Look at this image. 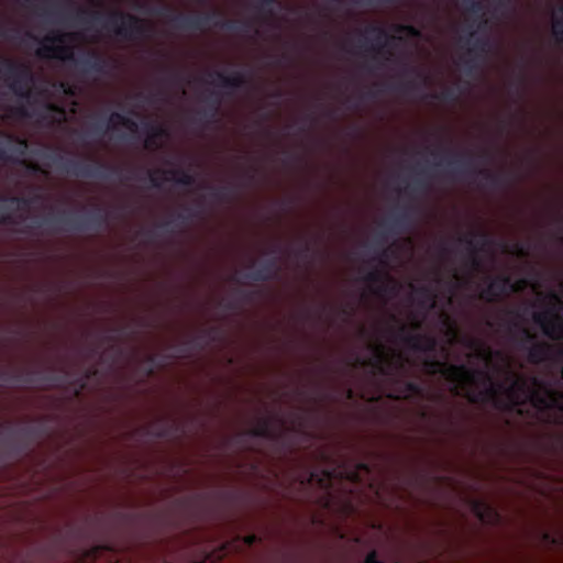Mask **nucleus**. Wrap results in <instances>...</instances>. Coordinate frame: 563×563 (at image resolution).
<instances>
[{
    "label": "nucleus",
    "instance_id": "48",
    "mask_svg": "<svg viewBox=\"0 0 563 563\" xmlns=\"http://www.w3.org/2000/svg\"><path fill=\"white\" fill-rule=\"evenodd\" d=\"M467 9L471 12L478 13L483 10V5L478 0H472Z\"/></svg>",
    "mask_w": 563,
    "mask_h": 563
},
{
    "label": "nucleus",
    "instance_id": "40",
    "mask_svg": "<svg viewBox=\"0 0 563 563\" xmlns=\"http://www.w3.org/2000/svg\"><path fill=\"white\" fill-rule=\"evenodd\" d=\"M311 252V244L308 241H305L301 244V246L296 251V256L300 260H307L310 257Z\"/></svg>",
    "mask_w": 563,
    "mask_h": 563
},
{
    "label": "nucleus",
    "instance_id": "1",
    "mask_svg": "<svg viewBox=\"0 0 563 563\" xmlns=\"http://www.w3.org/2000/svg\"><path fill=\"white\" fill-rule=\"evenodd\" d=\"M253 429L235 437L241 451L282 462L294 482L302 487L316 485L332 498L335 484L362 485L372 466L350 457L341 449L322 440L311 424H251Z\"/></svg>",
    "mask_w": 563,
    "mask_h": 563
},
{
    "label": "nucleus",
    "instance_id": "8",
    "mask_svg": "<svg viewBox=\"0 0 563 563\" xmlns=\"http://www.w3.org/2000/svg\"><path fill=\"white\" fill-rule=\"evenodd\" d=\"M109 213L102 209H97L86 214H75L66 211L57 216H49L41 220H34L30 228H41L51 225L53 231H98L108 224Z\"/></svg>",
    "mask_w": 563,
    "mask_h": 563
},
{
    "label": "nucleus",
    "instance_id": "36",
    "mask_svg": "<svg viewBox=\"0 0 563 563\" xmlns=\"http://www.w3.org/2000/svg\"><path fill=\"white\" fill-rule=\"evenodd\" d=\"M474 511L482 521H487L488 516H497L495 510L482 500L474 501Z\"/></svg>",
    "mask_w": 563,
    "mask_h": 563
},
{
    "label": "nucleus",
    "instance_id": "6",
    "mask_svg": "<svg viewBox=\"0 0 563 563\" xmlns=\"http://www.w3.org/2000/svg\"><path fill=\"white\" fill-rule=\"evenodd\" d=\"M375 373L393 380L395 389L390 397L402 400H418L424 397V388L420 382L398 377L397 372L404 369L405 358L398 354L395 362H389L380 346L375 349L374 358L369 363Z\"/></svg>",
    "mask_w": 563,
    "mask_h": 563
},
{
    "label": "nucleus",
    "instance_id": "46",
    "mask_svg": "<svg viewBox=\"0 0 563 563\" xmlns=\"http://www.w3.org/2000/svg\"><path fill=\"white\" fill-rule=\"evenodd\" d=\"M218 333H219V329L217 327H211V328L206 329L202 332L201 338L213 341V340H216Z\"/></svg>",
    "mask_w": 563,
    "mask_h": 563
},
{
    "label": "nucleus",
    "instance_id": "57",
    "mask_svg": "<svg viewBox=\"0 0 563 563\" xmlns=\"http://www.w3.org/2000/svg\"><path fill=\"white\" fill-rule=\"evenodd\" d=\"M273 97H274V98H280V97H282V91H280V90H276V91L273 93Z\"/></svg>",
    "mask_w": 563,
    "mask_h": 563
},
{
    "label": "nucleus",
    "instance_id": "25",
    "mask_svg": "<svg viewBox=\"0 0 563 563\" xmlns=\"http://www.w3.org/2000/svg\"><path fill=\"white\" fill-rule=\"evenodd\" d=\"M115 124H121L133 132L137 130V123L134 120L119 112H112L110 114L109 122L107 125L101 121H97L96 123H93L92 128L96 132L103 134L107 130L113 129Z\"/></svg>",
    "mask_w": 563,
    "mask_h": 563
},
{
    "label": "nucleus",
    "instance_id": "42",
    "mask_svg": "<svg viewBox=\"0 0 563 563\" xmlns=\"http://www.w3.org/2000/svg\"><path fill=\"white\" fill-rule=\"evenodd\" d=\"M391 253L393 252L389 249H384L373 257V261L379 263L383 266H386Z\"/></svg>",
    "mask_w": 563,
    "mask_h": 563
},
{
    "label": "nucleus",
    "instance_id": "15",
    "mask_svg": "<svg viewBox=\"0 0 563 563\" xmlns=\"http://www.w3.org/2000/svg\"><path fill=\"white\" fill-rule=\"evenodd\" d=\"M459 243L465 244L467 250L466 264L472 272L483 267L479 252L496 244V240L486 231H472L467 235L460 236Z\"/></svg>",
    "mask_w": 563,
    "mask_h": 563
},
{
    "label": "nucleus",
    "instance_id": "26",
    "mask_svg": "<svg viewBox=\"0 0 563 563\" xmlns=\"http://www.w3.org/2000/svg\"><path fill=\"white\" fill-rule=\"evenodd\" d=\"M144 128L146 130L147 137L144 142L145 148L153 150L158 147L157 141L163 137L168 136V130L156 123L147 122L144 124Z\"/></svg>",
    "mask_w": 563,
    "mask_h": 563
},
{
    "label": "nucleus",
    "instance_id": "23",
    "mask_svg": "<svg viewBox=\"0 0 563 563\" xmlns=\"http://www.w3.org/2000/svg\"><path fill=\"white\" fill-rule=\"evenodd\" d=\"M279 251V247H273L269 253L274 256L263 262L256 269L245 274L244 277L254 282H268L275 278L279 271L276 257Z\"/></svg>",
    "mask_w": 563,
    "mask_h": 563
},
{
    "label": "nucleus",
    "instance_id": "62",
    "mask_svg": "<svg viewBox=\"0 0 563 563\" xmlns=\"http://www.w3.org/2000/svg\"><path fill=\"white\" fill-rule=\"evenodd\" d=\"M247 178L250 179V181H252L254 179V173L247 174Z\"/></svg>",
    "mask_w": 563,
    "mask_h": 563
},
{
    "label": "nucleus",
    "instance_id": "13",
    "mask_svg": "<svg viewBox=\"0 0 563 563\" xmlns=\"http://www.w3.org/2000/svg\"><path fill=\"white\" fill-rule=\"evenodd\" d=\"M0 79L7 84L15 96L27 98L34 76L29 66L10 58L0 57Z\"/></svg>",
    "mask_w": 563,
    "mask_h": 563
},
{
    "label": "nucleus",
    "instance_id": "45",
    "mask_svg": "<svg viewBox=\"0 0 563 563\" xmlns=\"http://www.w3.org/2000/svg\"><path fill=\"white\" fill-rule=\"evenodd\" d=\"M428 188V185L420 178H417L411 186L408 187L409 191L418 192Z\"/></svg>",
    "mask_w": 563,
    "mask_h": 563
},
{
    "label": "nucleus",
    "instance_id": "19",
    "mask_svg": "<svg viewBox=\"0 0 563 563\" xmlns=\"http://www.w3.org/2000/svg\"><path fill=\"white\" fill-rule=\"evenodd\" d=\"M489 283L481 292V298L487 302H495L501 297L507 296L517 288L507 275H498L494 278L487 277Z\"/></svg>",
    "mask_w": 563,
    "mask_h": 563
},
{
    "label": "nucleus",
    "instance_id": "22",
    "mask_svg": "<svg viewBox=\"0 0 563 563\" xmlns=\"http://www.w3.org/2000/svg\"><path fill=\"white\" fill-rule=\"evenodd\" d=\"M9 142L14 144L5 143L0 137V159L3 162H11L22 164L24 163V156L26 155L29 143L25 139L14 137L10 134L4 135Z\"/></svg>",
    "mask_w": 563,
    "mask_h": 563
},
{
    "label": "nucleus",
    "instance_id": "16",
    "mask_svg": "<svg viewBox=\"0 0 563 563\" xmlns=\"http://www.w3.org/2000/svg\"><path fill=\"white\" fill-rule=\"evenodd\" d=\"M122 333V328L110 329V333L101 338L102 342L109 344L107 349L99 353V346H91L85 351V357L91 360L98 356L100 363L107 365L108 369H113L124 353L123 347L117 343Z\"/></svg>",
    "mask_w": 563,
    "mask_h": 563
},
{
    "label": "nucleus",
    "instance_id": "14",
    "mask_svg": "<svg viewBox=\"0 0 563 563\" xmlns=\"http://www.w3.org/2000/svg\"><path fill=\"white\" fill-rule=\"evenodd\" d=\"M514 328H518L521 333V338L518 341V349L527 352V361L532 365L548 364L552 365L555 361L554 346L545 341H536V335L532 334L527 328L519 325L514 322Z\"/></svg>",
    "mask_w": 563,
    "mask_h": 563
},
{
    "label": "nucleus",
    "instance_id": "35",
    "mask_svg": "<svg viewBox=\"0 0 563 563\" xmlns=\"http://www.w3.org/2000/svg\"><path fill=\"white\" fill-rule=\"evenodd\" d=\"M256 1V4H255V8L256 10L268 16V18H273L275 12H274V8L275 7H282V3L278 1V0H255Z\"/></svg>",
    "mask_w": 563,
    "mask_h": 563
},
{
    "label": "nucleus",
    "instance_id": "5",
    "mask_svg": "<svg viewBox=\"0 0 563 563\" xmlns=\"http://www.w3.org/2000/svg\"><path fill=\"white\" fill-rule=\"evenodd\" d=\"M27 36L41 43L36 51V55L40 58L55 57L63 60H71L86 74H106L110 66L109 60L96 51H88L78 58H75L73 48L64 45L68 40H74V34L53 32L41 41L31 33H27Z\"/></svg>",
    "mask_w": 563,
    "mask_h": 563
},
{
    "label": "nucleus",
    "instance_id": "2",
    "mask_svg": "<svg viewBox=\"0 0 563 563\" xmlns=\"http://www.w3.org/2000/svg\"><path fill=\"white\" fill-rule=\"evenodd\" d=\"M423 367L429 375H441L451 384V391L455 396L465 398L477 406H488L496 409L497 404L512 401L525 395L523 380H515L506 385L484 368H471L465 364H449L428 357Z\"/></svg>",
    "mask_w": 563,
    "mask_h": 563
},
{
    "label": "nucleus",
    "instance_id": "9",
    "mask_svg": "<svg viewBox=\"0 0 563 563\" xmlns=\"http://www.w3.org/2000/svg\"><path fill=\"white\" fill-rule=\"evenodd\" d=\"M445 174L452 178L463 177H481V186L492 189H499L509 184V177L505 173H494L487 168H478L475 164L473 156L454 154L451 159L446 162Z\"/></svg>",
    "mask_w": 563,
    "mask_h": 563
},
{
    "label": "nucleus",
    "instance_id": "11",
    "mask_svg": "<svg viewBox=\"0 0 563 563\" xmlns=\"http://www.w3.org/2000/svg\"><path fill=\"white\" fill-rule=\"evenodd\" d=\"M169 21L179 30H203L207 25L221 27L229 31L249 32L252 24L247 21L224 20L219 11H212L205 14H170Z\"/></svg>",
    "mask_w": 563,
    "mask_h": 563
},
{
    "label": "nucleus",
    "instance_id": "52",
    "mask_svg": "<svg viewBox=\"0 0 563 563\" xmlns=\"http://www.w3.org/2000/svg\"><path fill=\"white\" fill-rule=\"evenodd\" d=\"M256 540H257V537L255 534H251L245 538V542L247 545L254 544L256 542Z\"/></svg>",
    "mask_w": 563,
    "mask_h": 563
},
{
    "label": "nucleus",
    "instance_id": "53",
    "mask_svg": "<svg viewBox=\"0 0 563 563\" xmlns=\"http://www.w3.org/2000/svg\"><path fill=\"white\" fill-rule=\"evenodd\" d=\"M295 393H296L298 396H302V395H305V394H306V387H303V386L296 387Z\"/></svg>",
    "mask_w": 563,
    "mask_h": 563
},
{
    "label": "nucleus",
    "instance_id": "58",
    "mask_svg": "<svg viewBox=\"0 0 563 563\" xmlns=\"http://www.w3.org/2000/svg\"><path fill=\"white\" fill-rule=\"evenodd\" d=\"M421 327V323L420 322H415L413 323V330H419Z\"/></svg>",
    "mask_w": 563,
    "mask_h": 563
},
{
    "label": "nucleus",
    "instance_id": "12",
    "mask_svg": "<svg viewBox=\"0 0 563 563\" xmlns=\"http://www.w3.org/2000/svg\"><path fill=\"white\" fill-rule=\"evenodd\" d=\"M47 158L63 172L77 177H97L107 179L110 176H119L121 169L104 163L97 162L95 164L84 163L77 159L66 158L56 153L47 155Z\"/></svg>",
    "mask_w": 563,
    "mask_h": 563
},
{
    "label": "nucleus",
    "instance_id": "43",
    "mask_svg": "<svg viewBox=\"0 0 563 563\" xmlns=\"http://www.w3.org/2000/svg\"><path fill=\"white\" fill-rule=\"evenodd\" d=\"M20 223H21V221L18 220V218L15 216H13L12 213H1L0 212V224L18 225Z\"/></svg>",
    "mask_w": 563,
    "mask_h": 563
},
{
    "label": "nucleus",
    "instance_id": "28",
    "mask_svg": "<svg viewBox=\"0 0 563 563\" xmlns=\"http://www.w3.org/2000/svg\"><path fill=\"white\" fill-rule=\"evenodd\" d=\"M462 42L470 44L468 54H486L490 51L492 44L488 37H474V32L470 33L467 38H461Z\"/></svg>",
    "mask_w": 563,
    "mask_h": 563
},
{
    "label": "nucleus",
    "instance_id": "61",
    "mask_svg": "<svg viewBox=\"0 0 563 563\" xmlns=\"http://www.w3.org/2000/svg\"><path fill=\"white\" fill-rule=\"evenodd\" d=\"M366 41H367V38H366V37H364V41H360V43H361V45H360V46H361V47H365V48H367V47L365 46V42H366Z\"/></svg>",
    "mask_w": 563,
    "mask_h": 563
},
{
    "label": "nucleus",
    "instance_id": "4",
    "mask_svg": "<svg viewBox=\"0 0 563 563\" xmlns=\"http://www.w3.org/2000/svg\"><path fill=\"white\" fill-rule=\"evenodd\" d=\"M99 376V369L91 365L73 372L66 367H49L47 373L40 369H14L0 366V380L15 383L30 387L37 383L64 387L74 396L79 397L89 386V383Z\"/></svg>",
    "mask_w": 563,
    "mask_h": 563
},
{
    "label": "nucleus",
    "instance_id": "56",
    "mask_svg": "<svg viewBox=\"0 0 563 563\" xmlns=\"http://www.w3.org/2000/svg\"><path fill=\"white\" fill-rule=\"evenodd\" d=\"M515 247H516V251H517L518 253L523 254V246H522L521 244L517 243V244L515 245Z\"/></svg>",
    "mask_w": 563,
    "mask_h": 563
},
{
    "label": "nucleus",
    "instance_id": "31",
    "mask_svg": "<svg viewBox=\"0 0 563 563\" xmlns=\"http://www.w3.org/2000/svg\"><path fill=\"white\" fill-rule=\"evenodd\" d=\"M200 214L199 209H192V208H184L183 212H179L175 216L174 219L165 221L161 224L162 228L166 229L167 231H173L174 227H176V221H180L181 223L187 222L188 220L198 217Z\"/></svg>",
    "mask_w": 563,
    "mask_h": 563
},
{
    "label": "nucleus",
    "instance_id": "17",
    "mask_svg": "<svg viewBox=\"0 0 563 563\" xmlns=\"http://www.w3.org/2000/svg\"><path fill=\"white\" fill-rule=\"evenodd\" d=\"M390 330L397 340L401 341L412 351L431 353L437 349L438 343L434 336L410 332L404 323L399 324L397 329Z\"/></svg>",
    "mask_w": 563,
    "mask_h": 563
},
{
    "label": "nucleus",
    "instance_id": "33",
    "mask_svg": "<svg viewBox=\"0 0 563 563\" xmlns=\"http://www.w3.org/2000/svg\"><path fill=\"white\" fill-rule=\"evenodd\" d=\"M210 196L219 202L230 201L235 196V190L231 186L213 187L211 188Z\"/></svg>",
    "mask_w": 563,
    "mask_h": 563
},
{
    "label": "nucleus",
    "instance_id": "55",
    "mask_svg": "<svg viewBox=\"0 0 563 563\" xmlns=\"http://www.w3.org/2000/svg\"><path fill=\"white\" fill-rule=\"evenodd\" d=\"M240 294H241V296H242V298L244 300H250L251 299V295H252L251 292L240 291Z\"/></svg>",
    "mask_w": 563,
    "mask_h": 563
},
{
    "label": "nucleus",
    "instance_id": "64",
    "mask_svg": "<svg viewBox=\"0 0 563 563\" xmlns=\"http://www.w3.org/2000/svg\"><path fill=\"white\" fill-rule=\"evenodd\" d=\"M31 168L34 170V172H37L38 170V166L37 165H32Z\"/></svg>",
    "mask_w": 563,
    "mask_h": 563
},
{
    "label": "nucleus",
    "instance_id": "37",
    "mask_svg": "<svg viewBox=\"0 0 563 563\" xmlns=\"http://www.w3.org/2000/svg\"><path fill=\"white\" fill-rule=\"evenodd\" d=\"M394 30L398 33H406L411 37H419L421 35L420 31L410 24H396L394 25Z\"/></svg>",
    "mask_w": 563,
    "mask_h": 563
},
{
    "label": "nucleus",
    "instance_id": "18",
    "mask_svg": "<svg viewBox=\"0 0 563 563\" xmlns=\"http://www.w3.org/2000/svg\"><path fill=\"white\" fill-rule=\"evenodd\" d=\"M532 318L547 338L555 341L563 339V318L553 310L534 312Z\"/></svg>",
    "mask_w": 563,
    "mask_h": 563
},
{
    "label": "nucleus",
    "instance_id": "54",
    "mask_svg": "<svg viewBox=\"0 0 563 563\" xmlns=\"http://www.w3.org/2000/svg\"><path fill=\"white\" fill-rule=\"evenodd\" d=\"M479 157L482 158V161L484 163H487L490 161V155L487 152H484Z\"/></svg>",
    "mask_w": 563,
    "mask_h": 563
},
{
    "label": "nucleus",
    "instance_id": "50",
    "mask_svg": "<svg viewBox=\"0 0 563 563\" xmlns=\"http://www.w3.org/2000/svg\"><path fill=\"white\" fill-rule=\"evenodd\" d=\"M172 8L170 7H167V5H164V7H161L159 10L157 11V13L159 15H164L166 16L167 14L172 13Z\"/></svg>",
    "mask_w": 563,
    "mask_h": 563
},
{
    "label": "nucleus",
    "instance_id": "21",
    "mask_svg": "<svg viewBox=\"0 0 563 563\" xmlns=\"http://www.w3.org/2000/svg\"><path fill=\"white\" fill-rule=\"evenodd\" d=\"M363 280L369 285H376L373 290L376 295H396L399 290L398 283L384 269L374 268L369 271Z\"/></svg>",
    "mask_w": 563,
    "mask_h": 563
},
{
    "label": "nucleus",
    "instance_id": "47",
    "mask_svg": "<svg viewBox=\"0 0 563 563\" xmlns=\"http://www.w3.org/2000/svg\"><path fill=\"white\" fill-rule=\"evenodd\" d=\"M364 563H384V562L378 559L377 552L375 550H372L365 556Z\"/></svg>",
    "mask_w": 563,
    "mask_h": 563
},
{
    "label": "nucleus",
    "instance_id": "34",
    "mask_svg": "<svg viewBox=\"0 0 563 563\" xmlns=\"http://www.w3.org/2000/svg\"><path fill=\"white\" fill-rule=\"evenodd\" d=\"M415 292L420 298V305L426 306L429 309L434 307L435 295L432 289L428 286H421L415 289Z\"/></svg>",
    "mask_w": 563,
    "mask_h": 563
},
{
    "label": "nucleus",
    "instance_id": "60",
    "mask_svg": "<svg viewBox=\"0 0 563 563\" xmlns=\"http://www.w3.org/2000/svg\"><path fill=\"white\" fill-rule=\"evenodd\" d=\"M44 15L52 16V15H55V12H53V11H45Z\"/></svg>",
    "mask_w": 563,
    "mask_h": 563
},
{
    "label": "nucleus",
    "instance_id": "29",
    "mask_svg": "<svg viewBox=\"0 0 563 563\" xmlns=\"http://www.w3.org/2000/svg\"><path fill=\"white\" fill-rule=\"evenodd\" d=\"M465 345L474 351H476V355L478 358L486 361L487 364L492 363L493 356L501 357L503 353L500 351H493L490 347L485 345L484 343L475 340L468 339L465 342Z\"/></svg>",
    "mask_w": 563,
    "mask_h": 563
},
{
    "label": "nucleus",
    "instance_id": "39",
    "mask_svg": "<svg viewBox=\"0 0 563 563\" xmlns=\"http://www.w3.org/2000/svg\"><path fill=\"white\" fill-rule=\"evenodd\" d=\"M155 362L156 361L154 355L150 354L145 356L143 366L145 377H150L154 374L156 365Z\"/></svg>",
    "mask_w": 563,
    "mask_h": 563
},
{
    "label": "nucleus",
    "instance_id": "49",
    "mask_svg": "<svg viewBox=\"0 0 563 563\" xmlns=\"http://www.w3.org/2000/svg\"><path fill=\"white\" fill-rule=\"evenodd\" d=\"M465 69L467 73H472L474 69L477 68V63L474 58H467L464 60Z\"/></svg>",
    "mask_w": 563,
    "mask_h": 563
},
{
    "label": "nucleus",
    "instance_id": "7",
    "mask_svg": "<svg viewBox=\"0 0 563 563\" xmlns=\"http://www.w3.org/2000/svg\"><path fill=\"white\" fill-rule=\"evenodd\" d=\"M87 16L91 22L99 23L103 29L113 32L117 36L123 40H136L147 34V23L130 13L122 11H112L106 16L98 11L80 10L77 19L80 22L87 23Z\"/></svg>",
    "mask_w": 563,
    "mask_h": 563
},
{
    "label": "nucleus",
    "instance_id": "59",
    "mask_svg": "<svg viewBox=\"0 0 563 563\" xmlns=\"http://www.w3.org/2000/svg\"><path fill=\"white\" fill-rule=\"evenodd\" d=\"M134 175L133 174H130V175H126L124 176V180H130V179H134Z\"/></svg>",
    "mask_w": 563,
    "mask_h": 563
},
{
    "label": "nucleus",
    "instance_id": "44",
    "mask_svg": "<svg viewBox=\"0 0 563 563\" xmlns=\"http://www.w3.org/2000/svg\"><path fill=\"white\" fill-rule=\"evenodd\" d=\"M432 97L434 99H440V100H444V101H454V100H456L457 96L454 90L445 89L440 95H433Z\"/></svg>",
    "mask_w": 563,
    "mask_h": 563
},
{
    "label": "nucleus",
    "instance_id": "32",
    "mask_svg": "<svg viewBox=\"0 0 563 563\" xmlns=\"http://www.w3.org/2000/svg\"><path fill=\"white\" fill-rule=\"evenodd\" d=\"M44 197L41 194L33 196L32 198L16 197V196H4L0 194V202L16 203L19 208L26 209L35 202L43 201Z\"/></svg>",
    "mask_w": 563,
    "mask_h": 563
},
{
    "label": "nucleus",
    "instance_id": "27",
    "mask_svg": "<svg viewBox=\"0 0 563 563\" xmlns=\"http://www.w3.org/2000/svg\"><path fill=\"white\" fill-rule=\"evenodd\" d=\"M365 32L375 34V44L372 45L371 49L377 53L380 52L382 48L391 45L395 40H401V37L389 35L384 27L378 25H369Z\"/></svg>",
    "mask_w": 563,
    "mask_h": 563
},
{
    "label": "nucleus",
    "instance_id": "41",
    "mask_svg": "<svg viewBox=\"0 0 563 563\" xmlns=\"http://www.w3.org/2000/svg\"><path fill=\"white\" fill-rule=\"evenodd\" d=\"M418 88V85L415 80H409L402 84H399L395 87L396 90L402 93H410Z\"/></svg>",
    "mask_w": 563,
    "mask_h": 563
},
{
    "label": "nucleus",
    "instance_id": "24",
    "mask_svg": "<svg viewBox=\"0 0 563 563\" xmlns=\"http://www.w3.org/2000/svg\"><path fill=\"white\" fill-rule=\"evenodd\" d=\"M412 224L411 208H404L394 213L384 225L388 227L394 233H401L408 230Z\"/></svg>",
    "mask_w": 563,
    "mask_h": 563
},
{
    "label": "nucleus",
    "instance_id": "3",
    "mask_svg": "<svg viewBox=\"0 0 563 563\" xmlns=\"http://www.w3.org/2000/svg\"><path fill=\"white\" fill-rule=\"evenodd\" d=\"M552 365L558 367V376H552L549 379L533 377L531 384L525 377L507 372V377L503 382L506 385H511L515 380H523L526 384L525 395H519L520 397L511 399L512 401L509 404L506 400L503 404H497L496 409L521 412L526 407H533L538 410L560 408L563 404L562 351L555 354Z\"/></svg>",
    "mask_w": 563,
    "mask_h": 563
},
{
    "label": "nucleus",
    "instance_id": "30",
    "mask_svg": "<svg viewBox=\"0 0 563 563\" xmlns=\"http://www.w3.org/2000/svg\"><path fill=\"white\" fill-rule=\"evenodd\" d=\"M552 34L558 44L563 43V3L558 4L552 13Z\"/></svg>",
    "mask_w": 563,
    "mask_h": 563
},
{
    "label": "nucleus",
    "instance_id": "63",
    "mask_svg": "<svg viewBox=\"0 0 563 563\" xmlns=\"http://www.w3.org/2000/svg\"><path fill=\"white\" fill-rule=\"evenodd\" d=\"M229 309H234L235 308V305L233 302H229L228 306H227Z\"/></svg>",
    "mask_w": 563,
    "mask_h": 563
},
{
    "label": "nucleus",
    "instance_id": "38",
    "mask_svg": "<svg viewBox=\"0 0 563 563\" xmlns=\"http://www.w3.org/2000/svg\"><path fill=\"white\" fill-rule=\"evenodd\" d=\"M401 74H402V76H406V77L415 75L417 78L421 79L423 82L427 81V77L417 67L410 66L407 63L402 65Z\"/></svg>",
    "mask_w": 563,
    "mask_h": 563
},
{
    "label": "nucleus",
    "instance_id": "20",
    "mask_svg": "<svg viewBox=\"0 0 563 563\" xmlns=\"http://www.w3.org/2000/svg\"><path fill=\"white\" fill-rule=\"evenodd\" d=\"M158 175L165 176V180L174 181L178 185L183 186H192L196 183L195 176L188 170L181 168H170V169H152L148 170V178L152 187L161 188L162 181L158 179Z\"/></svg>",
    "mask_w": 563,
    "mask_h": 563
},
{
    "label": "nucleus",
    "instance_id": "51",
    "mask_svg": "<svg viewBox=\"0 0 563 563\" xmlns=\"http://www.w3.org/2000/svg\"><path fill=\"white\" fill-rule=\"evenodd\" d=\"M440 253L442 256H446L450 253V249L444 242L440 244Z\"/></svg>",
    "mask_w": 563,
    "mask_h": 563
},
{
    "label": "nucleus",
    "instance_id": "10",
    "mask_svg": "<svg viewBox=\"0 0 563 563\" xmlns=\"http://www.w3.org/2000/svg\"><path fill=\"white\" fill-rule=\"evenodd\" d=\"M208 76L214 77L217 80H206V82L227 89L228 91H225L224 95H231L234 90L244 88L249 84V80L241 71H234L231 75H225L223 71L214 70L209 71ZM222 96L223 93L220 91H211L206 100V109L200 111L194 121H213L219 112V108L222 102Z\"/></svg>",
    "mask_w": 563,
    "mask_h": 563
}]
</instances>
